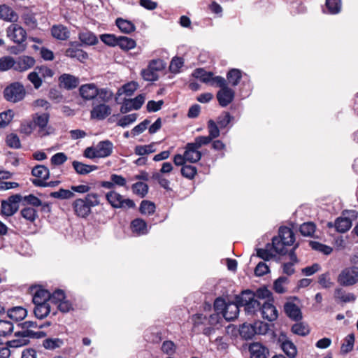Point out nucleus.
<instances>
[{
  "instance_id": "f257e3e1",
  "label": "nucleus",
  "mask_w": 358,
  "mask_h": 358,
  "mask_svg": "<svg viewBox=\"0 0 358 358\" xmlns=\"http://www.w3.org/2000/svg\"><path fill=\"white\" fill-rule=\"evenodd\" d=\"M38 322L34 321H25L18 323L17 327L22 329L15 332V339L8 341L9 346L16 348L27 345L31 338H41L46 336L43 331H34L32 329H37Z\"/></svg>"
},
{
  "instance_id": "f03ea898",
  "label": "nucleus",
  "mask_w": 358,
  "mask_h": 358,
  "mask_svg": "<svg viewBox=\"0 0 358 358\" xmlns=\"http://www.w3.org/2000/svg\"><path fill=\"white\" fill-rule=\"evenodd\" d=\"M107 202L113 208H134L136 206L134 201L130 199H124L120 193L115 190H110L106 193Z\"/></svg>"
},
{
  "instance_id": "7ed1b4c3",
  "label": "nucleus",
  "mask_w": 358,
  "mask_h": 358,
  "mask_svg": "<svg viewBox=\"0 0 358 358\" xmlns=\"http://www.w3.org/2000/svg\"><path fill=\"white\" fill-rule=\"evenodd\" d=\"M25 90L20 83L15 82L7 86L3 90V96L9 102L17 103L25 96Z\"/></svg>"
},
{
  "instance_id": "20e7f679",
  "label": "nucleus",
  "mask_w": 358,
  "mask_h": 358,
  "mask_svg": "<svg viewBox=\"0 0 358 358\" xmlns=\"http://www.w3.org/2000/svg\"><path fill=\"white\" fill-rule=\"evenodd\" d=\"M207 127L209 135L207 136H199L194 138V141L192 143L199 149L201 146L209 144L213 139L220 136V131L213 120H209L207 122Z\"/></svg>"
},
{
  "instance_id": "39448f33",
  "label": "nucleus",
  "mask_w": 358,
  "mask_h": 358,
  "mask_svg": "<svg viewBox=\"0 0 358 358\" xmlns=\"http://www.w3.org/2000/svg\"><path fill=\"white\" fill-rule=\"evenodd\" d=\"M338 283L343 287L352 286L358 282V267L355 266L343 268L337 277Z\"/></svg>"
},
{
  "instance_id": "423d86ee",
  "label": "nucleus",
  "mask_w": 358,
  "mask_h": 358,
  "mask_svg": "<svg viewBox=\"0 0 358 358\" xmlns=\"http://www.w3.org/2000/svg\"><path fill=\"white\" fill-rule=\"evenodd\" d=\"M343 215L345 216L336 218L334 223V227L339 233H345L351 228L352 220L357 217L358 213L356 210H347L343 213Z\"/></svg>"
},
{
  "instance_id": "0eeeda50",
  "label": "nucleus",
  "mask_w": 358,
  "mask_h": 358,
  "mask_svg": "<svg viewBox=\"0 0 358 358\" xmlns=\"http://www.w3.org/2000/svg\"><path fill=\"white\" fill-rule=\"evenodd\" d=\"M22 196L19 194L10 196L7 200L1 202V213L6 216H12L19 209V203L21 202Z\"/></svg>"
},
{
  "instance_id": "6e6552de",
  "label": "nucleus",
  "mask_w": 358,
  "mask_h": 358,
  "mask_svg": "<svg viewBox=\"0 0 358 358\" xmlns=\"http://www.w3.org/2000/svg\"><path fill=\"white\" fill-rule=\"evenodd\" d=\"M193 322L194 327H199L200 325H210L215 327H220V322L222 320V317L219 313L211 314L209 317H206L203 314H196L193 316Z\"/></svg>"
},
{
  "instance_id": "1a4fd4ad",
  "label": "nucleus",
  "mask_w": 358,
  "mask_h": 358,
  "mask_svg": "<svg viewBox=\"0 0 358 358\" xmlns=\"http://www.w3.org/2000/svg\"><path fill=\"white\" fill-rule=\"evenodd\" d=\"M7 36L17 44L24 43L27 39L26 31L19 24L13 23L6 29Z\"/></svg>"
},
{
  "instance_id": "9d476101",
  "label": "nucleus",
  "mask_w": 358,
  "mask_h": 358,
  "mask_svg": "<svg viewBox=\"0 0 358 358\" xmlns=\"http://www.w3.org/2000/svg\"><path fill=\"white\" fill-rule=\"evenodd\" d=\"M145 95L138 94L134 99H124L120 111L122 114H126L132 110H138L141 108L145 102Z\"/></svg>"
},
{
  "instance_id": "9b49d317",
  "label": "nucleus",
  "mask_w": 358,
  "mask_h": 358,
  "mask_svg": "<svg viewBox=\"0 0 358 358\" xmlns=\"http://www.w3.org/2000/svg\"><path fill=\"white\" fill-rule=\"evenodd\" d=\"M80 79L78 77L69 73H63L58 78L59 88L68 91L73 90L78 87Z\"/></svg>"
},
{
  "instance_id": "f8f14e48",
  "label": "nucleus",
  "mask_w": 358,
  "mask_h": 358,
  "mask_svg": "<svg viewBox=\"0 0 358 358\" xmlns=\"http://www.w3.org/2000/svg\"><path fill=\"white\" fill-rule=\"evenodd\" d=\"M111 110L110 106L104 103L94 105L90 111V117L92 119L103 120L110 115Z\"/></svg>"
},
{
  "instance_id": "ddd939ff",
  "label": "nucleus",
  "mask_w": 358,
  "mask_h": 358,
  "mask_svg": "<svg viewBox=\"0 0 358 358\" xmlns=\"http://www.w3.org/2000/svg\"><path fill=\"white\" fill-rule=\"evenodd\" d=\"M216 97L220 106L222 107H226L234 101L235 92L227 86L223 89H220L217 92Z\"/></svg>"
},
{
  "instance_id": "4468645a",
  "label": "nucleus",
  "mask_w": 358,
  "mask_h": 358,
  "mask_svg": "<svg viewBox=\"0 0 358 358\" xmlns=\"http://www.w3.org/2000/svg\"><path fill=\"white\" fill-rule=\"evenodd\" d=\"M250 358H268L269 356L268 349L259 342H254L248 347Z\"/></svg>"
},
{
  "instance_id": "2eb2a0df",
  "label": "nucleus",
  "mask_w": 358,
  "mask_h": 358,
  "mask_svg": "<svg viewBox=\"0 0 358 358\" xmlns=\"http://www.w3.org/2000/svg\"><path fill=\"white\" fill-rule=\"evenodd\" d=\"M79 94L80 96L85 101L93 100L97 96L98 94L97 87L94 83L82 85L79 87Z\"/></svg>"
},
{
  "instance_id": "dca6fc26",
  "label": "nucleus",
  "mask_w": 358,
  "mask_h": 358,
  "mask_svg": "<svg viewBox=\"0 0 358 358\" xmlns=\"http://www.w3.org/2000/svg\"><path fill=\"white\" fill-rule=\"evenodd\" d=\"M280 347L282 351L289 358H295L297 355V349L296 345L289 340L285 335H281L279 338Z\"/></svg>"
},
{
  "instance_id": "f3484780",
  "label": "nucleus",
  "mask_w": 358,
  "mask_h": 358,
  "mask_svg": "<svg viewBox=\"0 0 358 358\" xmlns=\"http://www.w3.org/2000/svg\"><path fill=\"white\" fill-rule=\"evenodd\" d=\"M72 207L75 214L80 217H87L92 213L90 208L83 199H76L72 203Z\"/></svg>"
},
{
  "instance_id": "a211bd4d",
  "label": "nucleus",
  "mask_w": 358,
  "mask_h": 358,
  "mask_svg": "<svg viewBox=\"0 0 358 358\" xmlns=\"http://www.w3.org/2000/svg\"><path fill=\"white\" fill-rule=\"evenodd\" d=\"M241 307V306L236 301L227 303L225 306V308H224L222 317L227 321L234 320L238 317Z\"/></svg>"
},
{
  "instance_id": "6ab92c4d",
  "label": "nucleus",
  "mask_w": 358,
  "mask_h": 358,
  "mask_svg": "<svg viewBox=\"0 0 358 358\" xmlns=\"http://www.w3.org/2000/svg\"><path fill=\"white\" fill-rule=\"evenodd\" d=\"M35 64V59L29 56H21L15 60V70L24 71L31 69Z\"/></svg>"
},
{
  "instance_id": "aec40b11",
  "label": "nucleus",
  "mask_w": 358,
  "mask_h": 358,
  "mask_svg": "<svg viewBox=\"0 0 358 358\" xmlns=\"http://www.w3.org/2000/svg\"><path fill=\"white\" fill-rule=\"evenodd\" d=\"M184 155L186 161L189 163H196L201 158V152L192 143L186 145Z\"/></svg>"
},
{
  "instance_id": "412c9836",
  "label": "nucleus",
  "mask_w": 358,
  "mask_h": 358,
  "mask_svg": "<svg viewBox=\"0 0 358 358\" xmlns=\"http://www.w3.org/2000/svg\"><path fill=\"white\" fill-rule=\"evenodd\" d=\"M261 313L264 319L273 322L278 318V310L271 303L264 302L261 308Z\"/></svg>"
},
{
  "instance_id": "4be33fe9",
  "label": "nucleus",
  "mask_w": 358,
  "mask_h": 358,
  "mask_svg": "<svg viewBox=\"0 0 358 358\" xmlns=\"http://www.w3.org/2000/svg\"><path fill=\"white\" fill-rule=\"evenodd\" d=\"M95 146L99 158L107 157L113 152V144L109 140L99 141Z\"/></svg>"
},
{
  "instance_id": "5701e85b",
  "label": "nucleus",
  "mask_w": 358,
  "mask_h": 358,
  "mask_svg": "<svg viewBox=\"0 0 358 358\" xmlns=\"http://www.w3.org/2000/svg\"><path fill=\"white\" fill-rule=\"evenodd\" d=\"M286 315L292 320L298 322L302 319L301 309L294 303L287 302L284 306Z\"/></svg>"
},
{
  "instance_id": "b1692460",
  "label": "nucleus",
  "mask_w": 358,
  "mask_h": 358,
  "mask_svg": "<svg viewBox=\"0 0 358 358\" xmlns=\"http://www.w3.org/2000/svg\"><path fill=\"white\" fill-rule=\"evenodd\" d=\"M50 115L48 113H43L41 115L36 114V116L33 118V122L36 127H39V134L41 136L48 135V132H45L48 123L49 122Z\"/></svg>"
},
{
  "instance_id": "393cba45",
  "label": "nucleus",
  "mask_w": 358,
  "mask_h": 358,
  "mask_svg": "<svg viewBox=\"0 0 358 358\" xmlns=\"http://www.w3.org/2000/svg\"><path fill=\"white\" fill-rule=\"evenodd\" d=\"M33 292L32 301L34 304L49 303L50 292L41 288H36Z\"/></svg>"
},
{
  "instance_id": "a878e982",
  "label": "nucleus",
  "mask_w": 358,
  "mask_h": 358,
  "mask_svg": "<svg viewBox=\"0 0 358 358\" xmlns=\"http://www.w3.org/2000/svg\"><path fill=\"white\" fill-rule=\"evenodd\" d=\"M0 18L8 22H15L18 15L10 7L6 4L0 5Z\"/></svg>"
},
{
  "instance_id": "bb28decb",
  "label": "nucleus",
  "mask_w": 358,
  "mask_h": 358,
  "mask_svg": "<svg viewBox=\"0 0 358 358\" xmlns=\"http://www.w3.org/2000/svg\"><path fill=\"white\" fill-rule=\"evenodd\" d=\"M51 34L54 38L62 41L66 40L70 35L68 28L62 24L52 26Z\"/></svg>"
},
{
  "instance_id": "cd10ccee",
  "label": "nucleus",
  "mask_w": 358,
  "mask_h": 358,
  "mask_svg": "<svg viewBox=\"0 0 358 358\" xmlns=\"http://www.w3.org/2000/svg\"><path fill=\"white\" fill-rule=\"evenodd\" d=\"M72 166L79 175H87L98 169L96 165H87L76 160L72 162Z\"/></svg>"
},
{
  "instance_id": "c85d7f7f",
  "label": "nucleus",
  "mask_w": 358,
  "mask_h": 358,
  "mask_svg": "<svg viewBox=\"0 0 358 358\" xmlns=\"http://www.w3.org/2000/svg\"><path fill=\"white\" fill-rule=\"evenodd\" d=\"M115 24L121 32L129 34L136 30V26L129 20L119 17L115 20Z\"/></svg>"
},
{
  "instance_id": "c756f323",
  "label": "nucleus",
  "mask_w": 358,
  "mask_h": 358,
  "mask_svg": "<svg viewBox=\"0 0 358 358\" xmlns=\"http://www.w3.org/2000/svg\"><path fill=\"white\" fill-rule=\"evenodd\" d=\"M334 297L343 303L354 302L356 300V296L351 292H346L343 288L337 287L334 291Z\"/></svg>"
},
{
  "instance_id": "7c9ffc66",
  "label": "nucleus",
  "mask_w": 358,
  "mask_h": 358,
  "mask_svg": "<svg viewBox=\"0 0 358 358\" xmlns=\"http://www.w3.org/2000/svg\"><path fill=\"white\" fill-rule=\"evenodd\" d=\"M278 237L289 245H292L295 241L293 231L287 227H280Z\"/></svg>"
},
{
  "instance_id": "2f4dec72",
  "label": "nucleus",
  "mask_w": 358,
  "mask_h": 358,
  "mask_svg": "<svg viewBox=\"0 0 358 358\" xmlns=\"http://www.w3.org/2000/svg\"><path fill=\"white\" fill-rule=\"evenodd\" d=\"M78 38L82 43L87 45H94L98 43V38L96 35L88 30L80 31L78 34Z\"/></svg>"
},
{
  "instance_id": "473e14b6",
  "label": "nucleus",
  "mask_w": 358,
  "mask_h": 358,
  "mask_svg": "<svg viewBox=\"0 0 358 358\" xmlns=\"http://www.w3.org/2000/svg\"><path fill=\"white\" fill-rule=\"evenodd\" d=\"M27 314V310L20 306L12 308L7 312L8 317L16 322L23 320Z\"/></svg>"
},
{
  "instance_id": "72a5a7b5",
  "label": "nucleus",
  "mask_w": 358,
  "mask_h": 358,
  "mask_svg": "<svg viewBox=\"0 0 358 358\" xmlns=\"http://www.w3.org/2000/svg\"><path fill=\"white\" fill-rule=\"evenodd\" d=\"M242 78V72L238 69H231L227 73V83L233 87L237 86Z\"/></svg>"
},
{
  "instance_id": "f704fd0d",
  "label": "nucleus",
  "mask_w": 358,
  "mask_h": 358,
  "mask_svg": "<svg viewBox=\"0 0 358 358\" xmlns=\"http://www.w3.org/2000/svg\"><path fill=\"white\" fill-rule=\"evenodd\" d=\"M131 228L138 235H144L148 233L147 223L140 218H136L131 222Z\"/></svg>"
},
{
  "instance_id": "c9c22d12",
  "label": "nucleus",
  "mask_w": 358,
  "mask_h": 358,
  "mask_svg": "<svg viewBox=\"0 0 358 358\" xmlns=\"http://www.w3.org/2000/svg\"><path fill=\"white\" fill-rule=\"evenodd\" d=\"M117 43V46L124 51H129L134 49L136 45V41L123 36H118Z\"/></svg>"
},
{
  "instance_id": "e433bc0d",
  "label": "nucleus",
  "mask_w": 358,
  "mask_h": 358,
  "mask_svg": "<svg viewBox=\"0 0 358 358\" xmlns=\"http://www.w3.org/2000/svg\"><path fill=\"white\" fill-rule=\"evenodd\" d=\"M213 76V72H208L202 68H197L192 73L193 77L206 84H209L210 83Z\"/></svg>"
},
{
  "instance_id": "4c0bfd02",
  "label": "nucleus",
  "mask_w": 358,
  "mask_h": 358,
  "mask_svg": "<svg viewBox=\"0 0 358 358\" xmlns=\"http://www.w3.org/2000/svg\"><path fill=\"white\" fill-rule=\"evenodd\" d=\"M239 334L243 338L250 340L257 334V331H255L252 324L244 323L240 327Z\"/></svg>"
},
{
  "instance_id": "58836bf2",
  "label": "nucleus",
  "mask_w": 358,
  "mask_h": 358,
  "mask_svg": "<svg viewBox=\"0 0 358 358\" xmlns=\"http://www.w3.org/2000/svg\"><path fill=\"white\" fill-rule=\"evenodd\" d=\"M272 246V249L273 252L276 254L279 255H285L287 252V250L285 248V246H287V243L285 241H282V239L277 236H274L272 238V243H271Z\"/></svg>"
},
{
  "instance_id": "ea45409f",
  "label": "nucleus",
  "mask_w": 358,
  "mask_h": 358,
  "mask_svg": "<svg viewBox=\"0 0 358 358\" xmlns=\"http://www.w3.org/2000/svg\"><path fill=\"white\" fill-rule=\"evenodd\" d=\"M34 313L38 319H43L50 313V303L34 304Z\"/></svg>"
},
{
  "instance_id": "a19ab883",
  "label": "nucleus",
  "mask_w": 358,
  "mask_h": 358,
  "mask_svg": "<svg viewBox=\"0 0 358 358\" xmlns=\"http://www.w3.org/2000/svg\"><path fill=\"white\" fill-rule=\"evenodd\" d=\"M65 55L71 58H76L80 61H83L88 57V55L86 52L76 48H69L66 49Z\"/></svg>"
},
{
  "instance_id": "79ce46f5",
  "label": "nucleus",
  "mask_w": 358,
  "mask_h": 358,
  "mask_svg": "<svg viewBox=\"0 0 358 358\" xmlns=\"http://www.w3.org/2000/svg\"><path fill=\"white\" fill-rule=\"evenodd\" d=\"M33 176L43 180H48L50 177V171L44 165H36L31 170Z\"/></svg>"
},
{
  "instance_id": "37998d69",
  "label": "nucleus",
  "mask_w": 358,
  "mask_h": 358,
  "mask_svg": "<svg viewBox=\"0 0 358 358\" xmlns=\"http://www.w3.org/2000/svg\"><path fill=\"white\" fill-rule=\"evenodd\" d=\"M21 216L29 221L31 223H33L36 221V220L38 217V213L36 210L33 207H24L20 210Z\"/></svg>"
},
{
  "instance_id": "c03bdc74",
  "label": "nucleus",
  "mask_w": 358,
  "mask_h": 358,
  "mask_svg": "<svg viewBox=\"0 0 358 358\" xmlns=\"http://www.w3.org/2000/svg\"><path fill=\"white\" fill-rule=\"evenodd\" d=\"M271 243H267L265 248L257 249V256L264 261H268L274 257Z\"/></svg>"
},
{
  "instance_id": "a18cd8bd",
  "label": "nucleus",
  "mask_w": 358,
  "mask_h": 358,
  "mask_svg": "<svg viewBox=\"0 0 358 358\" xmlns=\"http://www.w3.org/2000/svg\"><path fill=\"white\" fill-rule=\"evenodd\" d=\"M131 189L134 194L141 198L145 197L148 192V185L143 182H136L131 185Z\"/></svg>"
},
{
  "instance_id": "49530a36",
  "label": "nucleus",
  "mask_w": 358,
  "mask_h": 358,
  "mask_svg": "<svg viewBox=\"0 0 358 358\" xmlns=\"http://www.w3.org/2000/svg\"><path fill=\"white\" fill-rule=\"evenodd\" d=\"M255 299V293L252 291L247 289L241 292V295L236 297V301L242 307L246 303L250 302Z\"/></svg>"
},
{
  "instance_id": "de8ad7c7",
  "label": "nucleus",
  "mask_w": 358,
  "mask_h": 358,
  "mask_svg": "<svg viewBox=\"0 0 358 358\" xmlns=\"http://www.w3.org/2000/svg\"><path fill=\"white\" fill-rule=\"evenodd\" d=\"M64 345V341L62 339L59 338H48L43 341V346L50 350H55L56 348H59Z\"/></svg>"
},
{
  "instance_id": "09e8293b",
  "label": "nucleus",
  "mask_w": 358,
  "mask_h": 358,
  "mask_svg": "<svg viewBox=\"0 0 358 358\" xmlns=\"http://www.w3.org/2000/svg\"><path fill=\"white\" fill-rule=\"evenodd\" d=\"M355 343V335L353 334H348L344 339V342L341 348L342 354H348L353 350Z\"/></svg>"
},
{
  "instance_id": "8fccbe9b",
  "label": "nucleus",
  "mask_w": 358,
  "mask_h": 358,
  "mask_svg": "<svg viewBox=\"0 0 358 358\" xmlns=\"http://www.w3.org/2000/svg\"><path fill=\"white\" fill-rule=\"evenodd\" d=\"M234 119V117L230 115L229 112L222 113L217 118V126L220 129H224Z\"/></svg>"
},
{
  "instance_id": "3c124183",
  "label": "nucleus",
  "mask_w": 358,
  "mask_h": 358,
  "mask_svg": "<svg viewBox=\"0 0 358 358\" xmlns=\"http://www.w3.org/2000/svg\"><path fill=\"white\" fill-rule=\"evenodd\" d=\"M138 115L131 113L121 117L117 122V125L122 128L127 127L130 124L135 122L137 120Z\"/></svg>"
},
{
  "instance_id": "603ef678",
  "label": "nucleus",
  "mask_w": 358,
  "mask_h": 358,
  "mask_svg": "<svg viewBox=\"0 0 358 358\" xmlns=\"http://www.w3.org/2000/svg\"><path fill=\"white\" fill-rule=\"evenodd\" d=\"M13 329L14 325L10 321L0 319V337L10 335Z\"/></svg>"
},
{
  "instance_id": "864d4df0",
  "label": "nucleus",
  "mask_w": 358,
  "mask_h": 358,
  "mask_svg": "<svg viewBox=\"0 0 358 358\" xmlns=\"http://www.w3.org/2000/svg\"><path fill=\"white\" fill-rule=\"evenodd\" d=\"M50 196L55 199H69L73 198L75 194L72 192V190L65 189L63 188H60L57 192H52L50 194Z\"/></svg>"
},
{
  "instance_id": "5fc2aeb1",
  "label": "nucleus",
  "mask_w": 358,
  "mask_h": 358,
  "mask_svg": "<svg viewBox=\"0 0 358 358\" xmlns=\"http://www.w3.org/2000/svg\"><path fill=\"white\" fill-rule=\"evenodd\" d=\"M309 245L313 250L319 251L326 255H330L333 251L331 247L324 245L317 241H310L309 242Z\"/></svg>"
},
{
  "instance_id": "6e6d98bb",
  "label": "nucleus",
  "mask_w": 358,
  "mask_h": 358,
  "mask_svg": "<svg viewBox=\"0 0 358 358\" xmlns=\"http://www.w3.org/2000/svg\"><path fill=\"white\" fill-rule=\"evenodd\" d=\"M242 307H244L246 314L253 315L257 310L261 311L262 305L261 303L257 299H255L252 301H250V302H249L248 303L245 304Z\"/></svg>"
},
{
  "instance_id": "4d7b16f0",
  "label": "nucleus",
  "mask_w": 358,
  "mask_h": 358,
  "mask_svg": "<svg viewBox=\"0 0 358 358\" xmlns=\"http://www.w3.org/2000/svg\"><path fill=\"white\" fill-rule=\"evenodd\" d=\"M316 226L313 222H308L300 226L299 231L303 236L312 237L315 231Z\"/></svg>"
},
{
  "instance_id": "13d9d810",
  "label": "nucleus",
  "mask_w": 358,
  "mask_h": 358,
  "mask_svg": "<svg viewBox=\"0 0 358 358\" xmlns=\"http://www.w3.org/2000/svg\"><path fill=\"white\" fill-rule=\"evenodd\" d=\"M21 202L22 205H30L33 208L39 207L41 205H42L41 200L32 194L24 196H22Z\"/></svg>"
},
{
  "instance_id": "bf43d9fd",
  "label": "nucleus",
  "mask_w": 358,
  "mask_h": 358,
  "mask_svg": "<svg viewBox=\"0 0 358 358\" xmlns=\"http://www.w3.org/2000/svg\"><path fill=\"white\" fill-rule=\"evenodd\" d=\"M155 205L153 202L143 200L141 201L139 210L142 214L152 215L155 211Z\"/></svg>"
},
{
  "instance_id": "052dcab7",
  "label": "nucleus",
  "mask_w": 358,
  "mask_h": 358,
  "mask_svg": "<svg viewBox=\"0 0 358 358\" xmlns=\"http://www.w3.org/2000/svg\"><path fill=\"white\" fill-rule=\"evenodd\" d=\"M292 331L296 335L305 336L310 332L309 328L303 322H296L292 327Z\"/></svg>"
},
{
  "instance_id": "680f3d73",
  "label": "nucleus",
  "mask_w": 358,
  "mask_h": 358,
  "mask_svg": "<svg viewBox=\"0 0 358 358\" xmlns=\"http://www.w3.org/2000/svg\"><path fill=\"white\" fill-rule=\"evenodd\" d=\"M326 7L330 14H337L341 9V0H326Z\"/></svg>"
},
{
  "instance_id": "e2e57ef3",
  "label": "nucleus",
  "mask_w": 358,
  "mask_h": 358,
  "mask_svg": "<svg viewBox=\"0 0 358 358\" xmlns=\"http://www.w3.org/2000/svg\"><path fill=\"white\" fill-rule=\"evenodd\" d=\"M13 69L15 70V59L9 56L0 58V71Z\"/></svg>"
},
{
  "instance_id": "0e129e2a",
  "label": "nucleus",
  "mask_w": 358,
  "mask_h": 358,
  "mask_svg": "<svg viewBox=\"0 0 358 358\" xmlns=\"http://www.w3.org/2000/svg\"><path fill=\"white\" fill-rule=\"evenodd\" d=\"M83 199L90 209L100 204L99 195L97 193H89Z\"/></svg>"
},
{
  "instance_id": "69168bd1",
  "label": "nucleus",
  "mask_w": 358,
  "mask_h": 358,
  "mask_svg": "<svg viewBox=\"0 0 358 358\" xmlns=\"http://www.w3.org/2000/svg\"><path fill=\"white\" fill-rule=\"evenodd\" d=\"M101 41L110 47L117 45L118 36L112 34H103L100 36Z\"/></svg>"
},
{
  "instance_id": "338daca9",
  "label": "nucleus",
  "mask_w": 358,
  "mask_h": 358,
  "mask_svg": "<svg viewBox=\"0 0 358 358\" xmlns=\"http://www.w3.org/2000/svg\"><path fill=\"white\" fill-rule=\"evenodd\" d=\"M141 76L145 80L150 82L157 81L159 78L158 73L150 69L148 66L146 69L142 70Z\"/></svg>"
},
{
  "instance_id": "774afa93",
  "label": "nucleus",
  "mask_w": 358,
  "mask_h": 358,
  "mask_svg": "<svg viewBox=\"0 0 358 358\" xmlns=\"http://www.w3.org/2000/svg\"><path fill=\"white\" fill-rule=\"evenodd\" d=\"M180 172L183 177L188 179H192L196 174L197 170L194 166L185 164L182 166Z\"/></svg>"
}]
</instances>
